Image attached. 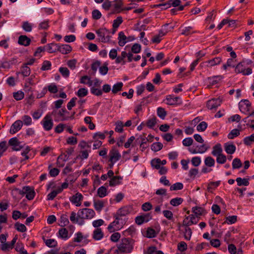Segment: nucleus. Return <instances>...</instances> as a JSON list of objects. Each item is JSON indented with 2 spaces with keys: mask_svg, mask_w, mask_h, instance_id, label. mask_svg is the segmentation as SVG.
<instances>
[{
  "mask_svg": "<svg viewBox=\"0 0 254 254\" xmlns=\"http://www.w3.org/2000/svg\"><path fill=\"white\" fill-rule=\"evenodd\" d=\"M237 185L239 186H248L249 185V179L246 178L242 179L240 177L237 178L236 180Z\"/></svg>",
  "mask_w": 254,
  "mask_h": 254,
  "instance_id": "nucleus-31",
  "label": "nucleus"
},
{
  "mask_svg": "<svg viewBox=\"0 0 254 254\" xmlns=\"http://www.w3.org/2000/svg\"><path fill=\"white\" fill-rule=\"evenodd\" d=\"M251 104L248 100L243 99L239 104V108L242 112H249Z\"/></svg>",
  "mask_w": 254,
  "mask_h": 254,
  "instance_id": "nucleus-13",
  "label": "nucleus"
},
{
  "mask_svg": "<svg viewBox=\"0 0 254 254\" xmlns=\"http://www.w3.org/2000/svg\"><path fill=\"white\" fill-rule=\"evenodd\" d=\"M223 101V99L221 97L217 98H213L209 100L207 102V107L211 110L215 111L216 109L220 106Z\"/></svg>",
  "mask_w": 254,
  "mask_h": 254,
  "instance_id": "nucleus-5",
  "label": "nucleus"
},
{
  "mask_svg": "<svg viewBox=\"0 0 254 254\" xmlns=\"http://www.w3.org/2000/svg\"><path fill=\"white\" fill-rule=\"evenodd\" d=\"M151 165L152 167L156 169H159L160 168L161 165V160L159 158H154L151 161Z\"/></svg>",
  "mask_w": 254,
  "mask_h": 254,
  "instance_id": "nucleus-34",
  "label": "nucleus"
},
{
  "mask_svg": "<svg viewBox=\"0 0 254 254\" xmlns=\"http://www.w3.org/2000/svg\"><path fill=\"white\" fill-rule=\"evenodd\" d=\"M119 45L123 47L127 43V37L123 31L120 32L118 34Z\"/></svg>",
  "mask_w": 254,
  "mask_h": 254,
  "instance_id": "nucleus-21",
  "label": "nucleus"
},
{
  "mask_svg": "<svg viewBox=\"0 0 254 254\" xmlns=\"http://www.w3.org/2000/svg\"><path fill=\"white\" fill-rule=\"evenodd\" d=\"M88 93V90L86 88H81L78 90L76 94L78 97L81 98L86 96Z\"/></svg>",
  "mask_w": 254,
  "mask_h": 254,
  "instance_id": "nucleus-45",
  "label": "nucleus"
},
{
  "mask_svg": "<svg viewBox=\"0 0 254 254\" xmlns=\"http://www.w3.org/2000/svg\"><path fill=\"white\" fill-rule=\"evenodd\" d=\"M97 195L101 198L104 197L107 195V190L104 186L100 187L97 190Z\"/></svg>",
  "mask_w": 254,
  "mask_h": 254,
  "instance_id": "nucleus-28",
  "label": "nucleus"
},
{
  "mask_svg": "<svg viewBox=\"0 0 254 254\" xmlns=\"http://www.w3.org/2000/svg\"><path fill=\"white\" fill-rule=\"evenodd\" d=\"M123 180V177L120 176H113L109 182V185L111 187H115L117 185H120L121 183V181Z\"/></svg>",
  "mask_w": 254,
  "mask_h": 254,
  "instance_id": "nucleus-19",
  "label": "nucleus"
},
{
  "mask_svg": "<svg viewBox=\"0 0 254 254\" xmlns=\"http://www.w3.org/2000/svg\"><path fill=\"white\" fill-rule=\"evenodd\" d=\"M43 239L45 243L47 246L49 248H54L56 247L57 245V241L54 239H47L46 240L44 237H43Z\"/></svg>",
  "mask_w": 254,
  "mask_h": 254,
  "instance_id": "nucleus-30",
  "label": "nucleus"
},
{
  "mask_svg": "<svg viewBox=\"0 0 254 254\" xmlns=\"http://www.w3.org/2000/svg\"><path fill=\"white\" fill-rule=\"evenodd\" d=\"M242 166L241 160L238 158H235L232 162V168L233 169L240 168Z\"/></svg>",
  "mask_w": 254,
  "mask_h": 254,
  "instance_id": "nucleus-37",
  "label": "nucleus"
},
{
  "mask_svg": "<svg viewBox=\"0 0 254 254\" xmlns=\"http://www.w3.org/2000/svg\"><path fill=\"white\" fill-rule=\"evenodd\" d=\"M204 163L206 166L210 167L214 165L215 160L212 157L208 156L205 158Z\"/></svg>",
  "mask_w": 254,
  "mask_h": 254,
  "instance_id": "nucleus-43",
  "label": "nucleus"
},
{
  "mask_svg": "<svg viewBox=\"0 0 254 254\" xmlns=\"http://www.w3.org/2000/svg\"><path fill=\"white\" fill-rule=\"evenodd\" d=\"M30 68L24 64L21 67V73L23 76H28L30 75Z\"/></svg>",
  "mask_w": 254,
  "mask_h": 254,
  "instance_id": "nucleus-32",
  "label": "nucleus"
},
{
  "mask_svg": "<svg viewBox=\"0 0 254 254\" xmlns=\"http://www.w3.org/2000/svg\"><path fill=\"white\" fill-rule=\"evenodd\" d=\"M240 134V130L238 129H233L228 135L229 139H233L235 137L238 136Z\"/></svg>",
  "mask_w": 254,
  "mask_h": 254,
  "instance_id": "nucleus-50",
  "label": "nucleus"
},
{
  "mask_svg": "<svg viewBox=\"0 0 254 254\" xmlns=\"http://www.w3.org/2000/svg\"><path fill=\"white\" fill-rule=\"evenodd\" d=\"M22 123L26 126H29L32 124V119L28 115H24L22 117Z\"/></svg>",
  "mask_w": 254,
  "mask_h": 254,
  "instance_id": "nucleus-53",
  "label": "nucleus"
},
{
  "mask_svg": "<svg viewBox=\"0 0 254 254\" xmlns=\"http://www.w3.org/2000/svg\"><path fill=\"white\" fill-rule=\"evenodd\" d=\"M222 151L223 150L221 144L220 143H217L213 146L212 154L213 156H217L222 154Z\"/></svg>",
  "mask_w": 254,
  "mask_h": 254,
  "instance_id": "nucleus-23",
  "label": "nucleus"
},
{
  "mask_svg": "<svg viewBox=\"0 0 254 254\" xmlns=\"http://www.w3.org/2000/svg\"><path fill=\"white\" fill-rule=\"evenodd\" d=\"M110 31L106 28H101L96 31V33L99 37V41L102 43H107L110 41L111 36Z\"/></svg>",
  "mask_w": 254,
  "mask_h": 254,
  "instance_id": "nucleus-3",
  "label": "nucleus"
},
{
  "mask_svg": "<svg viewBox=\"0 0 254 254\" xmlns=\"http://www.w3.org/2000/svg\"><path fill=\"white\" fill-rule=\"evenodd\" d=\"M60 222L61 224H60V225L61 227H64L69 223V221L68 218H67V216L66 215L63 214L61 215L60 218Z\"/></svg>",
  "mask_w": 254,
  "mask_h": 254,
  "instance_id": "nucleus-41",
  "label": "nucleus"
},
{
  "mask_svg": "<svg viewBox=\"0 0 254 254\" xmlns=\"http://www.w3.org/2000/svg\"><path fill=\"white\" fill-rule=\"evenodd\" d=\"M72 48L71 46L67 44H64L62 45H58V51H59L63 54H67L71 51Z\"/></svg>",
  "mask_w": 254,
  "mask_h": 254,
  "instance_id": "nucleus-17",
  "label": "nucleus"
},
{
  "mask_svg": "<svg viewBox=\"0 0 254 254\" xmlns=\"http://www.w3.org/2000/svg\"><path fill=\"white\" fill-rule=\"evenodd\" d=\"M184 185L182 183L177 182L173 185L171 186L170 188V190H181L183 189Z\"/></svg>",
  "mask_w": 254,
  "mask_h": 254,
  "instance_id": "nucleus-40",
  "label": "nucleus"
},
{
  "mask_svg": "<svg viewBox=\"0 0 254 254\" xmlns=\"http://www.w3.org/2000/svg\"><path fill=\"white\" fill-rule=\"evenodd\" d=\"M13 96L16 100L19 101L24 98V94L22 91H19L16 92H14L13 93Z\"/></svg>",
  "mask_w": 254,
  "mask_h": 254,
  "instance_id": "nucleus-51",
  "label": "nucleus"
},
{
  "mask_svg": "<svg viewBox=\"0 0 254 254\" xmlns=\"http://www.w3.org/2000/svg\"><path fill=\"white\" fill-rule=\"evenodd\" d=\"M47 88L51 93H56L58 91L57 86L55 83L50 84Z\"/></svg>",
  "mask_w": 254,
  "mask_h": 254,
  "instance_id": "nucleus-61",
  "label": "nucleus"
},
{
  "mask_svg": "<svg viewBox=\"0 0 254 254\" xmlns=\"http://www.w3.org/2000/svg\"><path fill=\"white\" fill-rule=\"evenodd\" d=\"M108 70V64L106 63H105L103 66L99 67V72L100 74L103 75H106L107 73Z\"/></svg>",
  "mask_w": 254,
  "mask_h": 254,
  "instance_id": "nucleus-56",
  "label": "nucleus"
},
{
  "mask_svg": "<svg viewBox=\"0 0 254 254\" xmlns=\"http://www.w3.org/2000/svg\"><path fill=\"white\" fill-rule=\"evenodd\" d=\"M221 62V58L220 57H216L212 60L207 62L211 66H214L216 64H219Z\"/></svg>",
  "mask_w": 254,
  "mask_h": 254,
  "instance_id": "nucleus-59",
  "label": "nucleus"
},
{
  "mask_svg": "<svg viewBox=\"0 0 254 254\" xmlns=\"http://www.w3.org/2000/svg\"><path fill=\"white\" fill-rule=\"evenodd\" d=\"M22 28L25 31L27 32H31L32 29L31 24L28 21H24L23 22Z\"/></svg>",
  "mask_w": 254,
  "mask_h": 254,
  "instance_id": "nucleus-42",
  "label": "nucleus"
},
{
  "mask_svg": "<svg viewBox=\"0 0 254 254\" xmlns=\"http://www.w3.org/2000/svg\"><path fill=\"white\" fill-rule=\"evenodd\" d=\"M83 196L81 193L77 192L75 195H72L69 198L70 201L76 206H80L81 204V201Z\"/></svg>",
  "mask_w": 254,
  "mask_h": 254,
  "instance_id": "nucleus-11",
  "label": "nucleus"
},
{
  "mask_svg": "<svg viewBox=\"0 0 254 254\" xmlns=\"http://www.w3.org/2000/svg\"><path fill=\"white\" fill-rule=\"evenodd\" d=\"M157 116L161 119H164L167 115V112L165 109L162 107H159L157 110Z\"/></svg>",
  "mask_w": 254,
  "mask_h": 254,
  "instance_id": "nucleus-38",
  "label": "nucleus"
},
{
  "mask_svg": "<svg viewBox=\"0 0 254 254\" xmlns=\"http://www.w3.org/2000/svg\"><path fill=\"white\" fill-rule=\"evenodd\" d=\"M90 91L92 94L97 96H101L103 94L102 89L95 88V87H92L90 89Z\"/></svg>",
  "mask_w": 254,
  "mask_h": 254,
  "instance_id": "nucleus-54",
  "label": "nucleus"
},
{
  "mask_svg": "<svg viewBox=\"0 0 254 254\" xmlns=\"http://www.w3.org/2000/svg\"><path fill=\"white\" fill-rule=\"evenodd\" d=\"M95 211L93 209L89 208H83L82 209H80L78 212V217L82 219H91L95 216Z\"/></svg>",
  "mask_w": 254,
  "mask_h": 254,
  "instance_id": "nucleus-4",
  "label": "nucleus"
},
{
  "mask_svg": "<svg viewBox=\"0 0 254 254\" xmlns=\"http://www.w3.org/2000/svg\"><path fill=\"white\" fill-rule=\"evenodd\" d=\"M102 16L101 13L98 9H94L92 12V16L93 19H99Z\"/></svg>",
  "mask_w": 254,
  "mask_h": 254,
  "instance_id": "nucleus-62",
  "label": "nucleus"
},
{
  "mask_svg": "<svg viewBox=\"0 0 254 254\" xmlns=\"http://www.w3.org/2000/svg\"><path fill=\"white\" fill-rule=\"evenodd\" d=\"M222 78V76H214L213 77H209L208 78V82L210 85H214L218 83L219 81H220Z\"/></svg>",
  "mask_w": 254,
  "mask_h": 254,
  "instance_id": "nucleus-26",
  "label": "nucleus"
},
{
  "mask_svg": "<svg viewBox=\"0 0 254 254\" xmlns=\"http://www.w3.org/2000/svg\"><path fill=\"white\" fill-rule=\"evenodd\" d=\"M157 119L156 117L152 118L148 120L146 122V126L150 128H152L156 124Z\"/></svg>",
  "mask_w": 254,
  "mask_h": 254,
  "instance_id": "nucleus-46",
  "label": "nucleus"
},
{
  "mask_svg": "<svg viewBox=\"0 0 254 254\" xmlns=\"http://www.w3.org/2000/svg\"><path fill=\"white\" fill-rule=\"evenodd\" d=\"M118 250L122 254H129L131 253L133 248V240L129 238H124L118 246Z\"/></svg>",
  "mask_w": 254,
  "mask_h": 254,
  "instance_id": "nucleus-1",
  "label": "nucleus"
},
{
  "mask_svg": "<svg viewBox=\"0 0 254 254\" xmlns=\"http://www.w3.org/2000/svg\"><path fill=\"white\" fill-rule=\"evenodd\" d=\"M58 44L50 43L46 45L47 50L49 53H53L58 51Z\"/></svg>",
  "mask_w": 254,
  "mask_h": 254,
  "instance_id": "nucleus-24",
  "label": "nucleus"
},
{
  "mask_svg": "<svg viewBox=\"0 0 254 254\" xmlns=\"http://www.w3.org/2000/svg\"><path fill=\"white\" fill-rule=\"evenodd\" d=\"M23 123L21 120L16 121L11 126L10 128V133L14 134L19 131L22 127Z\"/></svg>",
  "mask_w": 254,
  "mask_h": 254,
  "instance_id": "nucleus-15",
  "label": "nucleus"
},
{
  "mask_svg": "<svg viewBox=\"0 0 254 254\" xmlns=\"http://www.w3.org/2000/svg\"><path fill=\"white\" fill-rule=\"evenodd\" d=\"M166 100V104L169 105L175 106L182 104V101L179 97H175L173 95H167Z\"/></svg>",
  "mask_w": 254,
  "mask_h": 254,
  "instance_id": "nucleus-7",
  "label": "nucleus"
},
{
  "mask_svg": "<svg viewBox=\"0 0 254 254\" xmlns=\"http://www.w3.org/2000/svg\"><path fill=\"white\" fill-rule=\"evenodd\" d=\"M192 209V212L196 216L202 215L203 212L204 211V209L203 208L198 206L194 207Z\"/></svg>",
  "mask_w": 254,
  "mask_h": 254,
  "instance_id": "nucleus-44",
  "label": "nucleus"
},
{
  "mask_svg": "<svg viewBox=\"0 0 254 254\" xmlns=\"http://www.w3.org/2000/svg\"><path fill=\"white\" fill-rule=\"evenodd\" d=\"M15 190L18 192L19 194L22 195L25 194L26 198L29 200H32L35 195V192L34 188L30 186L23 187L22 190L16 188Z\"/></svg>",
  "mask_w": 254,
  "mask_h": 254,
  "instance_id": "nucleus-2",
  "label": "nucleus"
},
{
  "mask_svg": "<svg viewBox=\"0 0 254 254\" xmlns=\"http://www.w3.org/2000/svg\"><path fill=\"white\" fill-rule=\"evenodd\" d=\"M58 236L64 240H66L69 238L68 231L65 228H62L59 229Z\"/></svg>",
  "mask_w": 254,
  "mask_h": 254,
  "instance_id": "nucleus-20",
  "label": "nucleus"
},
{
  "mask_svg": "<svg viewBox=\"0 0 254 254\" xmlns=\"http://www.w3.org/2000/svg\"><path fill=\"white\" fill-rule=\"evenodd\" d=\"M252 141L254 142V133H253L250 136L246 137L244 139V143L247 145H250Z\"/></svg>",
  "mask_w": 254,
  "mask_h": 254,
  "instance_id": "nucleus-64",
  "label": "nucleus"
},
{
  "mask_svg": "<svg viewBox=\"0 0 254 254\" xmlns=\"http://www.w3.org/2000/svg\"><path fill=\"white\" fill-rule=\"evenodd\" d=\"M152 219V216L150 213H148L144 215L137 216L135 219V223L140 225L144 223L148 222Z\"/></svg>",
  "mask_w": 254,
  "mask_h": 254,
  "instance_id": "nucleus-9",
  "label": "nucleus"
},
{
  "mask_svg": "<svg viewBox=\"0 0 254 254\" xmlns=\"http://www.w3.org/2000/svg\"><path fill=\"white\" fill-rule=\"evenodd\" d=\"M124 84L122 82H117L113 86L112 92L113 94H116L118 92L122 90Z\"/></svg>",
  "mask_w": 254,
  "mask_h": 254,
  "instance_id": "nucleus-25",
  "label": "nucleus"
},
{
  "mask_svg": "<svg viewBox=\"0 0 254 254\" xmlns=\"http://www.w3.org/2000/svg\"><path fill=\"white\" fill-rule=\"evenodd\" d=\"M8 144L12 146V149L14 151H19L23 148V146L21 144V142L16 137L10 138Z\"/></svg>",
  "mask_w": 254,
  "mask_h": 254,
  "instance_id": "nucleus-8",
  "label": "nucleus"
},
{
  "mask_svg": "<svg viewBox=\"0 0 254 254\" xmlns=\"http://www.w3.org/2000/svg\"><path fill=\"white\" fill-rule=\"evenodd\" d=\"M114 218H115V220L111 223L109 226H108V230L110 232H114L115 231L118 230L120 229L119 227H118L117 228L115 229L114 228V227L116 226L117 225L119 224V221H120V217L117 216L116 214H114Z\"/></svg>",
  "mask_w": 254,
  "mask_h": 254,
  "instance_id": "nucleus-12",
  "label": "nucleus"
},
{
  "mask_svg": "<svg viewBox=\"0 0 254 254\" xmlns=\"http://www.w3.org/2000/svg\"><path fill=\"white\" fill-rule=\"evenodd\" d=\"M146 237L148 238H153L156 237V233L154 229L148 228L146 231Z\"/></svg>",
  "mask_w": 254,
  "mask_h": 254,
  "instance_id": "nucleus-47",
  "label": "nucleus"
},
{
  "mask_svg": "<svg viewBox=\"0 0 254 254\" xmlns=\"http://www.w3.org/2000/svg\"><path fill=\"white\" fill-rule=\"evenodd\" d=\"M14 227L18 231L20 232H24L27 230V228L24 224L18 222L15 223Z\"/></svg>",
  "mask_w": 254,
  "mask_h": 254,
  "instance_id": "nucleus-39",
  "label": "nucleus"
},
{
  "mask_svg": "<svg viewBox=\"0 0 254 254\" xmlns=\"http://www.w3.org/2000/svg\"><path fill=\"white\" fill-rule=\"evenodd\" d=\"M104 237V233L101 228H97L94 230L93 233V238L96 241L101 240Z\"/></svg>",
  "mask_w": 254,
  "mask_h": 254,
  "instance_id": "nucleus-18",
  "label": "nucleus"
},
{
  "mask_svg": "<svg viewBox=\"0 0 254 254\" xmlns=\"http://www.w3.org/2000/svg\"><path fill=\"white\" fill-rule=\"evenodd\" d=\"M49 20H44L41 23H39L38 26V29L39 30H47L49 27Z\"/></svg>",
  "mask_w": 254,
  "mask_h": 254,
  "instance_id": "nucleus-49",
  "label": "nucleus"
},
{
  "mask_svg": "<svg viewBox=\"0 0 254 254\" xmlns=\"http://www.w3.org/2000/svg\"><path fill=\"white\" fill-rule=\"evenodd\" d=\"M183 200V199L181 197H176L172 199L170 201V203L174 206H177L182 204Z\"/></svg>",
  "mask_w": 254,
  "mask_h": 254,
  "instance_id": "nucleus-35",
  "label": "nucleus"
},
{
  "mask_svg": "<svg viewBox=\"0 0 254 254\" xmlns=\"http://www.w3.org/2000/svg\"><path fill=\"white\" fill-rule=\"evenodd\" d=\"M163 144L161 142H154L153 143L151 146V149L152 151H154V152H157V151H158L159 150H160L161 149H162L163 148Z\"/></svg>",
  "mask_w": 254,
  "mask_h": 254,
  "instance_id": "nucleus-33",
  "label": "nucleus"
},
{
  "mask_svg": "<svg viewBox=\"0 0 254 254\" xmlns=\"http://www.w3.org/2000/svg\"><path fill=\"white\" fill-rule=\"evenodd\" d=\"M207 127V124L205 122H201L197 126L196 129L198 131H204Z\"/></svg>",
  "mask_w": 254,
  "mask_h": 254,
  "instance_id": "nucleus-60",
  "label": "nucleus"
},
{
  "mask_svg": "<svg viewBox=\"0 0 254 254\" xmlns=\"http://www.w3.org/2000/svg\"><path fill=\"white\" fill-rule=\"evenodd\" d=\"M224 148L226 153L229 154H233L236 149V146L233 144H228L227 143L224 144Z\"/></svg>",
  "mask_w": 254,
  "mask_h": 254,
  "instance_id": "nucleus-22",
  "label": "nucleus"
},
{
  "mask_svg": "<svg viewBox=\"0 0 254 254\" xmlns=\"http://www.w3.org/2000/svg\"><path fill=\"white\" fill-rule=\"evenodd\" d=\"M226 156L223 154H221L217 156L216 161L219 164H224L226 162Z\"/></svg>",
  "mask_w": 254,
  "mask_h": 254,
  "instance_id": "nucleus-63",
  "label": "nucleus"
},
{
  "mask_svg": "<svg viewBox=\"0 0 254 254\" xmlns=\"http://www.w3.org/2000/svg\"><path fill=\"white\" fill-rule=\"evenodd\" d=\"M31 39L26 35H21L18 37V43L24 46H28L30 44Z\"/></svg>",
  "mask_w": 254,
  "mask_h": 254,
  "instance_id": "nucleus-16",
  "label": "nucleus"
},
{
  "mask_svg": "<svg viewBox=\"0 0 254 254\" xmlns=\"http://www.w3.org/2000/svg\"><path fill=\"white\" fill-rule=\"evenodd\" d=\"M110 159L109 160V162H117L118 161L121 157V155L119 153V151L113 148L110 152L109 153Z\"/></svg>",
  "mask_w": 254,
  "mask_h": 254,
  "instance_id": "nucleus-14",
  "label": "nucleus"
},
{
  "mask_svg": "<svg viewBox=\"0 0 254 254\" xmlns=\"http://www.w3.org/2000/svg\"><path fill=\"white\" fill-rule=\"evenodd\" d=\"M132 210V208L131 206L126 205L119 209L116 214L119 217L126 216L131 212Z\"/></svg>",
  "mask_w": 254,
  "mask_h": 254,
  "instance_id": "nucleus-10",
  "label": "nucleus"
},
{
  "mask_svg": "<svg viewBox=\"0 0 254 254\" xmlns=\"http://www.w3.org/2000/svg\"><path fill=\"white\" fill-rule=\"evenodd\" d=\"M245 64L244 62L239 63L235 67V71L237 73H242L243 74L245 70Z\"/></svg>",
  "mask_w": 254,
  "mask_h": 254,
  "instance_id": "nucleus-29",
  "label": "nucleus"
},
{
  "mask_svg": "<svg viewBox=\"0 0 254 254\" xmlns=\"http://www.w3.org/2000/svg\"><path fill=\"white\" fill-rule=\"evenodd\" d=\"M101 62L99 61H96L92 64L91 69L93 70V73H92V75H95L98 68L101 65Z\"/></svg>",
  "mask_w": 254,
  "mask_h": 254,
  "instance_id": "nucleus-55",
  "label": "nucleus"
},
{
  "mask_svg": "<svg viewBox=\"0 0 254 254\" xmlns=\"http://www.w3.org/2000/svg\"><path fill=\"white\" fill-rule=\"evenodd\" d=\"M59 71L65 78L68 77L69 75V71L67 67H61Z\"/></svg>",
  "mask_w": 254,
  "mask_h": 254,
  "instance_id": "nucleus-57",
  "label": "nucleus"
},
{
  "mask_svg": "<svg viewBox=\"0 0 254 254\" xmlns=\"http://www.w3.org/2000/svg\"><path fill=\"white\" fill-rule=\"evenodd\" d=\"M116 127L115 130L116 132L121 133L123 131V123L121 121H118L115 123Z\"/></svg>",
  "mask_w": 254,
  "mask_h": 254,
  "instance_id": "nucleus-48",
  "label": "nucleus"
},
{
  "mask_svg": "<svg viewBox=\"0 0 254 254\" xmlns=\"http://www.w3.org/2000/svg\"><path fill=\"white\" fill-rule=\"evenodd\" d=\"M41 124L45 130H50L54 125L51 114H47L41 122Z\"/></svg>",
  "mask_w": 254,
  "mask_h": 254,
  "instance_id": "nucleus-6",
  "label": "nucleus"
},
{
  "mask_svg": "<svg viewBox=\"0 0 254 254\" xmlns=\"http://www.w3.org/2000/svg\"><path fill=\"white\" fill-rule=\"evenodd\" d=\"M94 206L95 209L97 211L100 212L102 208L104 206V204L102 200H94Z\"/></svg>",
  "mask_w": 254,
  "mask_h": 254,
  "instance_id": "nucleus-27",
  "label": "nucleus"
},
{
  "mask_svg": "<svg viewBox=\"0 0 254 254\" xmlns=\"http://www.w3.org/2000/svg\"><path fill=\"white\" fill-rule=\"evenodd\" d=\"M141 49V45L139 44L135 43L132 45L131 49V51L132 53H133L134 54H138L140 52Z\"/></svg>",
  "mask_w": 254,
  "mask_h": 254,
  "instance_id": "nucleus-52",
  "label": "nucleus"
},
{
  "mask_svg": "<svg viewBox=\"0 0 254 254\" xmlns=\"http://www.w3.org/2000/svg\"><path fill=\"white\" fill-rule=\"evenodd\" d=\"M123 18L121 16H118L113 21V27L118 28L123 22Z\"/></svg>",
  "mask_w": 254,
  "mask_h": 254,
  "instance_id": "nucleus-58",
  "label": "nucleus"
},
{
  "mask_svg": "<svg viewBox=\"0 0 254 254\" xmlns=\"http://www.w3.org/2000/svg\"><path fill=\"white\" fill-rule=\"evenodd\" d=\"M220 184V181L216 182H211L208 184L207 190L209 192H212V190L217 188Z\"/></svg>",
  "mask_w": 254,
  "mask_h": 254,
  "instance_id": "nucleus-36",
  "label": "nucleus"
}]
</instances>
